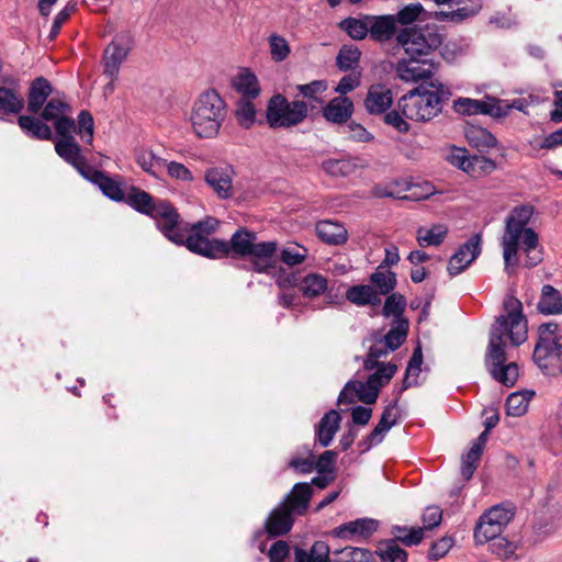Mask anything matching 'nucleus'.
Instances as JSON below:
<instances>
[{
  "mask_svg": "<svg viewBox=\"0 0 562 562\" xmlns=\"http://www.w3.org/2000/svg\"><path fill=\"white\" fill-rule=\"evenodd\" d=\"M232 173L228 168L215 167L207 169L204 178L220 198L226 199L231 196L233 189Z\"/></svg>",
  "mask_w": 562,
  "mask_h": 562,
  "instance_id": "24",
  "label": "nucleus"
},
{
  "mask_svg": "<svg viewBox=\"0 0 562 562\" xmlns=\"http://www.w3.org/2000/svg\"><path fill=\"white\" fill-rule=\"evenodd\" d=\"M312 494L308 483H296L282 504H285L293 514L302 515L308 506Z\"/></svg>",
  "mask_w": 562,
  "mask_h": 562,
  "instance_id": "33",
  "label": "nucleus"
},
{
  "mask_svg": "<svg viewBox=\"0 0 562 562\" xmlns=\"http://www.w3.org/2000/svg\"><path fill=\"white\" fill-rule=\"evenodd\" d=\"M376 554L383 562H406L407 552L395 540L380 543Z\"/></svg>",
  "mask_w": 562,
  "mask_h": 562,
  "instance_id": "49",
  "label": "nucleus"
},
{
  "mask_svg": "<svg viewBox=\"0 0 562 562\" xmlns=\"http://www.w3.org/2000/svg\"><path fill=\"white\" fill-rule=\"evenodd\" d=\"M344 134L355 142L367 143L373 138L372 134L369 133L361 124L353 121L349 122L344 127Z\"/></svg>",
  "mask_w": 562,
  "mask_h": 562,
  "instance_id": "61",
  "label": "nucleus"
},
{
  "mask_svg": "<svg viewBox=\"0 0 562 562\" xmlns=\"http://www.w3.org/2000/svg\"><path fill=\"white\" fill-rule=\"evenodd\" d=\"M317 236L330 245H341L348 238V232L344 225L334 221H321L316 225Z\"/></svg>",
  "mask_w": 562,
  "mask_h": 562,
  "instance_id": "34",
  "label": "nucleus"
},
{
  "mask_svg": "<svg viewBox=\"0 0 562 562\" xmlns=\"http://www.w3.org/2000/svg\"><path fill=\"white\" fill-rule=\"evenodd\" d=\"M69 110V105L60 99H50L42 112V117L46 121H56Z\"/></svg>",
  "mask_w": 562,
  "mask_h": 562,
  "instance_id": "58",
  "label": "nucleus"
},
{
  "mask_svg": "<svg viewBox=\"0 0 562 562\" xmlns=\"http://www.w3.org/2000/svg\"><path fill=\"white\" fill-rule=\"evenodd\" d=\"M227 114V103L218 91L206 89L192 101L186 122L195 137L213 139L218 136Z\"/></svg>",
  "mask_w": 562,
  "mask_h": 562,
  "instance_id": "4",
  "label": "nucleus"
},
{
  "mask_svg": "<svg viewBox=\"0 0 562 562\" xmlns=\"http://www.w3.org/2000/svg\"><path fill=\"white\" fill-rule=\"evenodd\" d=\"M465 138L471 146L479 150L490 149L497 145L496 137L490 131L481 126L471 125L467 127Z\"/></svg>",
  "mask_w": 562,
  "mask_h": 562,
  "instance_id": "39",
  "label": "nucleus"
},
{
  "mask_svg": "<svg viewBox=\"0 0 562 562\" xmlns=\"http://www.w3.org/2000/svg\"><path fill=\"white\" fill-rule=\"evenodd\" d=\"M74 10L75 4L68 3L63 10H60L56 14L48 34L49 41H53L58 35L63 24L69 19Z\"/></svg>",
  "mask_w": 562,
  "mask_h": 562,
  "instance_id": "64",
  "label": "nucleus"
},
{
  "mask_svg": "<svg viewBox=\"0 0 562 562\" xmlns=\"http://www.w3.org/2000/svg\"><path fill=\"white\" fill-rule=\"evenodd\" d=\"M359 167L356 158L327 159L323 161V170L331 177H347Z\"/></svg>",
  "mask_w": 562,
  "mask_h": 562,
  "instance_id": "42",
  "label": "nucleus"
},
{
  "mask_svg": "<svg viewBox=\"0 0 562 562\" xmlns=\"http://www.w3.org/2000/svg\"><path fill=\"white\" fill-rule=\"evenodd\" d=\"M55 130L60 138H74L76 132L83 142L92 144L93 140V117L88 111H81L78 115V123L66 115L54 121Z\"/></svg>",
  "mask_w": 562,
  "mask_h": 562,
  "instance_id": "14",
  "label": "nucleus"
},
{
  "mask_svg": "<svg viewBox=\"0 0 562 562\" xmlns=\"http://www.w3.org/2000/svg\"><path fill=\"white\" fill-rule=\"evenodd\" d=\"M396 403L397 402L395 401L384 408L378 425L358 443L361 452H367L372 447L381 443L387 431L397 423L398 416Z\"/></svg>",
  "mask_w": 562,
  "mask_h": 562,
  "instance_id": "16",
  "label": "nucleus"
},
{
  "mask_svg": "<svg viewBox=\"0 0 562 562\" xmlns=\"http://www.w3.org/2000/svg\"><path fill=\"white\" fill-rule=\"evenodd\" d=\"M234 89L245 98H255L259 93V86L256 76L249 71H243L233 78Z\"/></svg>",
  "mask_w": 562,
  "mask_h": 562,
  "instance_id": "46",
  "label": "nucleus"
},
{
  "mask_svg": "<svg viewBox=\"0 0 562 562\" xmlns=\"http://www.w3.org/2000/svg\"><path fill=\"white\" fill-rule=\"evenodd\" d=\"M559 357L561 356L557 352L554 345L537 342L533 350V361L544 374L554 375L560 371L557 366Z\"/></svg>",
  "mask_w": 562,
  "mask_h": 562,
  "instance_id": "22",
  "label": "nucleus"
},
{
  "mask_svg": "<svg viewBox=\"0 0 562 562\" xmlns=\"http://www.w3.org/2000/svg\"><path fill=\"white\" fill-rule=\"evenodd\" d=\"M360 59V52L356 47L344 46L337 55V66L341 70L352 69Z\"/></svg>",
  "mask_w": 562,
  "mask_h": 562,
  "instance_id": "57",
  "label": "nucleus"
},
{
  "mask_svg": "<svg viewBox=\"0 0 562 562\" xmlns=\"http://www.w3.org/2000/svg\"><path fill=\"white\" fill-rule=\"evenodd\" d=\"M396 40L405 54L415 58H428L442 44V36L435 25L404 29Z\"/></svg>",
  "mask_w": 562,
  "mask_h": 562,
  "instance_id": "7",
  "label": "nucleus"
},
{
  "mask_svg": "<svg viewBox=\"0 0 562 562\" xmlns=\"http://www.w3.org/2000/svg\"><path fill=\"white\" fill-rule=\"evenodd\" d=\"M378 529V521L372 518H359L336 527L333 536L336 538L350 540L353 538L367 539Z\"/></svg>",
  "mask_w": 562,
  "mask_h": 562,
  "instance_id": "18",
  "label": "nucleus"
},
{
  "mask_svg": "<svg viewBox=\"0 0 562 562\" xmlns=\"http://www.w3.org/2000/svg\"><path fill=\"white\" fill-rule=\"evenodd\" d=\"M367 381L351 380L341 390L338 404H350L360 401L364 404L375 403L381 387L390 382L397 367L393 363H382L373 369Z\"/></svg>",
  "mask_w": 562,
  "mask_h": 562,
  "instance_id": "6",
  "label": "nucleus"
},
{
  "mask_svg": "<svg viewBox=\"0 0 562 562\" xmlns=\"http://www.w3.org/2000/svg\"><path fill=\"white\" fill-rule=\"evenodd\" d=\"M328 289V280L321 273H307L300 282L299 290L307 299L318 297Z\"/></svg>",
  "mask_w": 562,
  "mask_h": 562,
  "instance_id": "38",
  "label": "nucleus"
},
{
  "mask_svg": "<svg viewBox=\"0 0 562 562\" xmlns=\"http://www.w3.org/2000/svg\"><path fill=\"white\" fill-rule=\"evenodd\" d=\"M408 330V323L406 319H397L394 322L392 328L381 340L392 350H396L405 340Z\"/></svg>",
  "mask_w": 562,
  "mask_h": 562,
  "instance_id": "48",
  "label": "nucleus"
},
{
  "mask_svg": "<svg viewBox=\"0 0 562 562\" xmlns=\"http://www.w3.org/2000/svg\"><path fill=\"white\" fill-rule=\"evenodd\" d=\"M370 282L376 286L379 295H387L396 286V274L379 266L370 276Z\"/></svg>",
  "mask_w": 562,
  "mask_h": 562,
  "instance_id": "45",
  "label": "nucleus"
},
{
  "mask_svg": "<svg viewBox=\"0 0 562 562\" xmlns=\"http://www.w3.org/2000/svg\"><path fill=\"white\" fill-rule=\"evenodd\" d=\"M453 109L463 115L484 114L501 119L508 114L507 104L503 100L490 95L483 100L458 98L453 101Z\"/></svg>",
  "mask_w": 562,
  "mask_h": 562,
  "instance_id": "11",
  "label": "nucleus"
},
{
  "mask_svg": "<svg viewBox=\"0 0 562 562\" xmlns=\"http://www.w3.org/2000/svg\"><path fill=\"white\" fill-rule=\"evenodd\" d=\"M533 214L531 205L515 207L506 218L505 229L502 237L503 258L506 268L518 263V250L525 255V265L536 267L541 262V252L537 250L539 245L538 234L527 227Z\"/></svg>",
  "mask_w": 562,
  "mask_h": 562,
  "instance_id": "3",
  "label": "nucleus"
},
{
  "mask_svg": "<svg viewBox=\"0 0 562 562\" xmlns=\"http://www.w3.org/2000/svg\"><path fill=\"white\" fill-rule=\"evenodd\" d=\"M538 310L542 314L552 315L562 313V295L552 285L546 284L538 302Z\"/></svg>",
  "mask_w": 562,
  "mask_h": 562,
  "instance_id": "40",
  "label": "nucleus"
},
{
  "mask_svg": "<svg viewBox=\"0 0 562 562\" xmlns=\"http://www.w3.org/2000/svg\"><path fill=\"white\" fill-rule=\"evenodd\" d=\"M296 90L304 102L307 103V113L310 111L322 109L324 105L323 94L327 90L325 80H314L310 83L297 85Z\"/></svg>",
  "mask_w": 562,
  "mask_h": 562,
  "instance_id": "26",
  "label": "nucleus"
},
{
  "mask_svg": "<svg viewBox=\"0 0 562 562\" xmlns=\"http://www.w3.org/2000/svg\"><path fill=\"white\" fill-rule=\"evenodd\" d=\"M24 108L20 89L0 87V115L18 114Z\"/></svg>",
  "mask_w": 562,
  "mask_h": 562,
  "instance_id": "37",
  "label": "nucleus"
},
{
  "mask_svg": "<svg viewBox=\"0 0 562 562\" xmlns=\"http://www.w3.org/2000/svg\"><path fill=\"white\" fill-rule=\"evenodd\" d=\"M223 241L225 243V240ZM255 243L256 234L247 229L240 228L233 234L231 241H226L228 248L225 251V254L218 255L215 258L228 256L231 251H233L237 256H248Z\"/></svg>",
  "mask_w": 562,
  "mask_h": 562,
  "instance_id": "32",
  "label": "nucleus"
},
{
  "mask_svg": "<svg viewBox=\"0 0 562 562\" xmlns=\"http://www.w3.org/2000/svg\"><path fill=\"white\" fill-rule=\"evenodd\" d=\"M504 311L491 326L484 361L494 380L505 386H513L519 375L518 366L515 362L506 363L507 348L518 347L527 340L528 326L518 299L507 296Z\"/></svg>",
  "mask_w": 562,
  "mask_h": 562,
  "instance_id": "1",
  "label": "nucleus"
},
{
  "mask_svg": "<svg viewBox=\"0 0 562 562\" xmlns=\"http://www.w3.org/2000/svg\"><path fill=\"white\" fill-rule=\"evenodd\" d=\"M18 123L20 127L31 137L48 140L52 138L50 127L41 120L29 115L19 116Z\"/></svg>",
  "mask_w": 562,
  "mask_h": 562,
  "instance_id": "41",
  "label": "nucleus"
},
{
  "mask_svg": "<svg viewBox=\"0 0 562 562\" xmlns=\"http://www.w3.org/2000/svg\"><path fill=\"white\" fill-rule=\"evenodd\" d=\"M392 91L384 85H373L370 87L364 106L370 114L384 113L392 105Z\"/></svg>",
  "mask_w": 562,
  "mask_h": 562,
  "instance_id": "21",
  "label": "nucleus"
},
{
  "mask_svg": "<svg viewBox=\"0 0 562 562\" xmlns=\"http://www.w3.org/2000/svg\"><path fill=\"white\" fill-rule=\"evenodd\" d=\"M292 512L285 504L274 508L266 521V529L270 536L277 537L290 531L293 525Z\"/></svg>",
  "mask_w": 562,
  "mask_h": 562,
  "instance_id": "25",
  "label": "nucleus"
},
{
  "mask_svg": "<svg viewBox=\"0 0 562 562\" xmlns=\"http://www.w3.org/2000/svg\"><path fill=\"white\" fill-rule=\"evenodd\" d=\"M391 532L396 540L408 547L418 544L424 538V528L420 527L393 526Z\"/></svg>",
  "mask_w": 562,
  "mask_h": 562,
  "instance_id": "50",
  "label": "nucleus"
},
{
  "mask_svg": "<svg viewBox=\"0 0 562 562\" xmlns=\"http://www.w3.org/2000/svg\"><path fill=\"white\" fill-rule=\"evenodd\" d=\"M308 250L299 244H289L282 248L280 257L282 262L293 267L301 265L307 257Z\"/></svg>",
  "mask_w": 562,
  "mask_h": 562,
  "instance_id": "53",
  "label": "nucleus"
},
{
  "mask_svg": "<svg viewBox=\"0 0 562 562\" xmlns=\"http://www.w3.org/2000/svg\"><path fill=\"white\" fill-rule=\"evenodd\" d=\"M53 88L49 81L44 77L35 78L29 89L27 110L31 113H37L45 104L47 98L52 94Z\"/></svg>",
  "mask_w": 562,
  "mask_h": 562,
  "instance_id": "27",
  "label": "nucleus"
},
{
  "mask_svg": "<svg viewBox=\"0 0 562 562\" xmlns=\"http://www.w3.org/2000/svg\"><path fill=\"white\" fill-rule=\"evenodd\" d=\"M135 160L137 165L146 173L159 178L160 172L165 169L166 160L157 156L153 150L140 148L135 151Z\"/></svg>",
  "mask_w": 562,
  "mask_h": 562,
  "instance_id": "36",
  "label": "nucleus"
},
{
  "mask_svg": "<svg viewBox=\"0 0 562 562\" xmlns=\"http://www.w3.org/2000/svg\"><path fill=\"white\" fill-rule=\"evenodd\" d=\"M55 150L65 161L74 166L79 173L85 178L88 177V169L85 157L81 155V149L75 138H59L55 143Z\"/></svg>",
  "mask_w": 562,
  "mask_h": 562,
  "instance_id": "19",
  "label": "nucleus"
},
{
  "mask_svg": "<svg viewBox=\"0 0 562 562\" xmlns=\"http://www.w3.org/2000/svg\"><path fill=\"white\" fill-rule=\"evenodd\" d=\"M481 252V235L475 234L462 244L449 260L447 270L450 276L464 271Z\"/></svg>",
  "mask_w": 562,
  "mask_h": 562,
  "instance_id": "15",
  "label": "nucleus"
},
{
  "mask_svg": "<svg viewBox=\"0 0 562 562\" xmlns=\"http://www.w3.org/2000/svg\"><path fill=\"white\" fill-rule=\"evenodd\" d=\"M256 108L247 99H241L236 104L235 116L238 125L243 128H250L256 121Z\"/></svg>",
  "mask_w": 562,
  "mask_h": 562,
  "instance_id": "51",
  "label": "nucleus"
},
{
  "mask_svg": "<svg viewBox=\"0 0 562 562\" xmlns=\"http://www.w3.org/2000/svg\"><path fill=\"white\" fill-rule=\"evenodd\" d=\"M88 177L85 178L97 184L105 196L115 202L124 201L126 193L124 192V182L121 177H110L102 171L93 169H88Z\"/></svg>",
  "mask_w": 562,
  "mask_h": 562,
  "instance_id": "17",
  "label": "nucleus"
},
{
  "mask_svg": "<svg viewBox=\"0 0 562 562\" xmlns=\"http://www.w3.org/2000/svg\"><path fill=\"white\" fill-rule=\"evenodd\" d=\"M514 507L510 505H495L485 510L479 518L474 528V539L477 544L488 542L501 536L504 528L514 518Z\"/></svg>",
  "mask_w": 562,
  "mask_h": 562,
  "instance_id": "9",
  "label": "nucleus"
},
{
  "mask_svg": "<svg viewBox=\"0 0 562 562\" xmlns=\"http://www.w3.org/2000/svg\"><path fill=\"white\" fill-rule=\"evenodd\" d=\"M437 71V65L431 58H402L395 65V74L404 82H422L428 87Z\"/></svg>",
  "mask_w": 562,
  "mask_h": 562,
  "instance_id": "10",
  "label": "nucleus"
},
{
  "mask_svg": "<svg viewBox=\"0 0 562 562\" xmlns=\"http://www.w3.org/2000/svg\"><path fill=\"white\" fill-rule=\"evenodd\" d=\"M346 300L356 306H376L381 304L378 291L370 284L349 286L346 291Z\"/></svg>",
  "mask_w": 562,
  "mask_h": 562,
  "instance_id": "30",
  "label": "nucleus"
},
{
  "mask_svg": "<svg viewBox=\"0 0 562 562\" xmlns=\"http://www.w3.org/2000/svg\"><path fill=\"white\" fill-rule=\"evenodd\" d=\"M391 351L392 350L381 339H379L369 349L368 356L364 360V369L372 371L374 368L383 363L380 359L385 358Z\"/></svg>",
  "mask_w": 562,
  "mask_h": 562,
  "instance_id": "56",
  "label": "nucleus"
},
{
  "mask_svg": "<svg viewBox=\"0 0 562 562\" xmlns=\"http://www.w3.org/2000/svg\"><path fill=\"white\" fill-rule=\"evenodd\" d=\"M123 202H125L135 211L148 216H150L157 206V202L154 200V198L137 187H131L128 189Z\"/></svg>",
  "mask_w": 562,
  "mask_h": 562,
  "instance_id": "35",
  "label": "nucleus"
},
{
  "mask_svg": "<svg viewBox=\"0 0 562 562\" xmlns=\"http://www.w3.org/2000/svg\"><path fill=\"white\" fill-rule=\"evenodd\" d=\"M277 243H255L249 255L252 258V266L257 272L268 273L276 266Z\"/></svg>",
  "mask_w": 562,
  "mask_h": 562,
  "instance_id": "20",
  "label": "nucleus"
},
{
  "mask_svg": "<svg viewBox=\"0 0 562 562\" xmlns=\"http://www.w3.org/2000/svg\"><path fill=\"white\" fill-rule=\"evenodd\" d=\"M535 395L533 391L515 392L512 393L506 400L507 415L519 417L522 416L529 405V401Z\"/></svg>",
  "mask_w": 562,
  "mask_h": 562,
  "instance_id": "47",
  "label": "nucleus"
},
{
  "mask_svg": "<svg viewBox=\"0 0 562 562\" xmlns=\"http://www.w3.org/2000/svg\"><path fill=\"white\" fill-rule=\"evenodd\" d=\"M424 8L420 3H411L404 7L402 10L397 12L395 16V24H409L418 19Z\"/></svg>",
  "mask_w": 562,
  "mask_h": 562,
  "instance_id": "60",
  "label": "nucleus"
},
{
  "mask_svg": "<svg viewBox=\"0 0 562 562\" xmlns=\"http://www.w3.org/2000/svg\"><path fill=\"white\" fill-rule=\"evenodd\" d=\"M369 15L347 18L339 23V27L352 40L360 41L369 34Z\"/></svg>",
  "mask_w": 562,
  "mask_h": 562,
  "instance_id": "44",
  "label": "nucleus"
},
{
  "mask_svg": "<svg viewBox=\"0 0 562 562\" xmlns=\"http://www.w3.org/2000/svg\"><path fill=\"white\" fill-rule=\"evenodd\" d=\"M369 35L372 40L384 42L390 40L396 31L394 15H369Z\"/></svg>",
  "mask_w": 562,
  "mask_h": 562,
  "instance_id": "31",
  "label": "nucleus"
},
{
  "mask_svg": "<svg viewBox=\"0 0 562 562\" xmlns=\"http://www.w3.org/2000/svg\"><path fill=\"white\" fill-rule=\"evenodd\" d=\"M490 549L493 554L501 559H509L516 554L518 546L505 537L497 536L490 541Z\"/></svg>",
  "mask_w": 562,
  "mask_h": 562,
  "instance_id": "54",
  "label": "nucleus"
},
{
  "mask_svg": "<svg viewBox=\"0 0 562 562\" xmlns=\"http://www.w3.org/2000/svg\"><path fill=\"white\" fill-rule=\"evenodd\" d=\"M324 117L331 123L341 124L348 121L353 112V103L347 97H336L325 106L323 105Z\"/></svg>",
  "mask_w": 562,
  "mask_h": 562,
  "instance_id": "23",
  "label": "nucleus"
},
{
  "mask_svg": "<svg viewBox=\"0 0 562 562\" xmlns=\"http://www.w3.org/2000/svg\"><path fill=\"white\" fill-rule=\"evenodd\" d=\"M268 43L272 60L280 63L289 57L291 48L283 36L279 34H271L268 38Z\"/></svg>",
  "mask_w": 562,
  "mask_h": 562,
  "instance_id": "52",
  "label": "nucleus"
},
{
  "mask_svg": "<svg viewBox=\"0 0 562 562\" xmlns=\"http://www.w3.org/2000/svg\"><path fill=\"white\" fill-rule=\"evenodd\" d=\"M157 228L176 245H184L190 251L214 258L225 254L228 245L220 239H210L218 225L214 217H206L192 225L182 224L176 209L166 201H157V206L150 214Z\"/></svg>",
  "mask_w": 562,
  "mask_h": 562,
  "instance_id": "2",
  "label": "nucleus"
},
{
  "mask_svg": "<svg viewBox=\"0 0 562 562\" xmlns=\"http://www.w3.org/2000/svg\"><path fill=\"white\" fill-rule=\"evenodd\" d=\"M450 161L472 178L488 176L496 169V164L493 159L480 155H468L467 150L462 148H457L452 151Z\"/></svg>",
  "mask_w": 562,
  "mask_h": 562,
  "instance_id": "13",
  "label": "nucleus"
},
{
  "mask_svg": "<svg viewBox=\"0 0 562 562\" xmlns=\"http://www.w3.org/2000/svg\"><path fill=\"white\" fill-rule=\"evenodd\" d=\"M165 168H167V172L172 179L186 182H191L193 180L192 172L183 164L170 161L168 164L166 162Z\"/></svg>",
  "mask_w": 562,
  "mask_h": 562,
  "instance_id": "63",
  "label": "nucleus"
},
{
  "mask_svg": "<svg viewBox=\"0 0 562 562\" xmlns=\"http://www.w3.org/2000/svg\"><path fill=\"white\" fill-rule=\"evenodd\" d=\"M559 325L557 323H543L539 326V339L540 342L554 345L555 350L558 351L559 339L562 338V335H558Z\"/></svg>",
  "mask_w": 562,
  "mask_h": 562,
  "instance_id": "59",
  "label": "nucleus"
},
{
  "mask_svg": "<svg viewBox=\"0 0 562 562\" xmlns=\"http://www.w3.org/2000/svg\"><path fill=\"white\" fill-rule=\"evenodd\" d=\"M453 4H458V9L453 11H437L435 18L438 21L461 22L470 16L475 15L482 8L481 0H456Z\"/></svg>",
  "mask_w": 562,
  "mask_h": 562,
  "instance_id": "28",
  "label": "nucleus"
},
{
  "mask_svg": "<svg viewBox=\"0 0 562 562\" xmlns=\"http://www.w3.org/2000/svg\"><path fill=\"white\" fill-rule=\"evenodd\" d=\"M406 307V299L400 293H392L384 302L383 315L386 317L393 316L395 321L403 319L402 315Z\"/></svg>",
  "mask_w": 562,
  "mask_h": 562,
  "instance_id": "55",
  "label": "nucleus"
},
{
  "mask_svg": "<svg viewBox=\"0 0 562 562\" xmlns=\"http://www.w3.org/2000/svg\"><path fill=\"white\" fill-rule=\"evenodd\" d=\"M132 48V40L128 34L116 35L105 47L102 56L103 74L116 80L122 63L126 59Z\"/></svg>",
  "mask_w": 562,
  "mask_h": 562,
  "instance_id": "12",
  "label": "nucleus"
},
{
  "mask_svg": "<svg viewBox=\"0 0 562 562\" xmlns=\"http://www.w3.org/2000/svg\"><path fill=\"white\" fill-rule=\"evenodd\" d=\"M336 459L337 452L326 450L318 457L316 462L314 461V468L319 474L333 473Z\"/></svg>",
  "mask_w": 562,
  "mask_h": 562,
  "instance_id": "62",
  "label": "nucleus"
},
{
  "mask_svg": "<svg viewBox=\"0 0 562 562\" xmlns=\"http://www.w3.org/2000/svg\"><path fill=\"white\" fill-rule=\"evenodd\" d=\"M341 417L335 409L327 412L316 427V439L322 447H328L339 429Z\"/></svg>",
  "mask_w": 562,
  "mask_h": 562,
  "instance_id": "29",
  "label": "nucleus"
},
{
  "mask_svg": "<svg viewBox=\"0 0 562 562\" xmlns=\"http://www.w3.org/2000/svg\"><path fill=\"white\" fill-rule=\"evenodd\" d=\"M451 95L449 88L439 80H430L428 87L419 85L404 94L398 108L404 117L415 122H428L442 111V103Z\"/></svg>",
  "mask_w": 562,
  "mask_h": 562,
  "instance_id": "5",
  "label": "nucleus"
},
{
  "mask_svg": "<svg viewBox=\"0 0 562 562\" xmlns=\"http://www.w3.org/2000/svg\"><path fill=\"white\" fill-rule=\"evenodd\" d=\"M307 116L306 102L289 101L282 94L273 95L266 110V120L271 128H290L304 122Z\"/></svg>",
  "mask_w": 562,
  "mask_h": 562,
  "instance_id": "8",
  "label": "nucleus"
},
{
  "mask_svg": "<svg viewBox=\"0 0 562 562\" xmlns=\"http://www.w3.org/2000/svg\"><path fill=\"white\" fill-rule=\"evenodd\" d=\"M448 234L445 225L438 224L431 227H420L417 231L416 238L420 247L438 246Z\"/></svg>",
  "mask_w": 562,
  "mask_h": 562,
  "instance_id": "43",
  "label": "nucleus"
}]
</instances>
